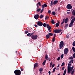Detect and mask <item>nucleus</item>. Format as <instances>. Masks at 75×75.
Listing matches in <instances>:
<instances>
[{"instance_id":"f257e3e1","label":"nucleus","mask_w":75,"mask_h":75,"mask_svg":"<svg viewBox=\"0 0 75 75\" xmlns=\"http://www.w3.org/2000/svg\"><path fill=\"white\" fill-rule=\"evenodd\" d=\"M73 62H74V60L72 59L69 62L68 64V66L67 67V72L69 74L70 73L71 71H72L73 69H74V66L71 67L72 64H73Z\"/></svg>"},{"instance_id":"f03ea898","label":"nucleus","mask_w":75,"mask_h":75,"mask_svg":"<svg viewBox=\"0 0 75 75\" xmlns=\"http://www.w3.org/2000/svg\"><path fill=\"white\" fill-rule=\"evenodd\" d=\"M15 74L16 75H21V71L19 70H16L14 71Z\"/></svg>"},{"instance_id":"7ed1b4c3","label":"nucleus","mask_w":75,"mask_h":75,"mask_svg":"<svg viewBox=\"0 0 75 75\" xmlns=\"http://www.w3.org/2000/svg\"><path fill=\"white\" fill-rule=\"evenodd\" d=\"M64 46V42L61 41L59 44V47L60 49H62V48Z\"/></svg>"},{"instance_id":"20e7f679","label":"nucleus","mask_w":75,"mask_h":75,"mask_svg":"<svg viewBox=\"0 0 75 75\" xmlns=\"http://www.w3.org/2000/svg\"><path fill=\"white\" fill-rule=\"evenodd\" d=\"M38 38V36L37 35H33L31 37V38L33 40H37Z\"/></svg>"},{"instance_id":"39448f33","label":"nucleus","mask_w":75,"mask_h":75,"mask_svg":"<svg viewBox=\"0 0 75 75\" xmlns=\"http://www.w3.org/2000/svg\"><path fill=\"white\" fill-rule=\"evenodd\" d=\"M74 21L73 19H72L71 21V23L69 25V27H72L73 25V24H74Z\"/></svg>"},{"instance_id":"423d86ee","label":"nucleus","mask_w":75,"mask_h":75,"mask_svg":"<svg viewBox=\"0 0 75 75\" xmlns=\"http://www.w3.org/2000/svg\"><path fill=\"white\" fill-rule=\"evenodd\" d=\"M62 31V30H58V29H57V30H54V33H59L61 31Z\"/></svg>"},{"instance_id":"0eeeda50","label":"nucleus","mask_w":75,"mask_h":75,"mask_svg":"<svg viewBox=\"0 0 75 75\" xmlns=\"http://www.w3.org/2000/svg\"><path fill=\"white\" fill-rule=\"evenodd\" d=\"M67 8L69 10H71V9L72 8V6L71 4H69L67 5Z\"/></svg>"},{"instance_id":"6e6552de","label":"nucleus","mask_w":75,"mask_h":75,"mask_svg":"<svg viewBox=\"0 0 75 75\" xmlns=\"http://www.w3.org/2000/svg\"><path fill=\"white\" fill-rule=\"evenodd\" d=\"M68 53V48H65L64 50V54L67 55Z\"/></svg>"},{"instance_id":"1a4fd4ad","label":"nucleus","mask_w":75,"mask_h":75,"mask_svg":"<svg viewBox=\"0 0 75 75\" xmlns=\"http://www.w3.org/2000/svg\"><path fill=\"white\" fill-rule=\"evenodd\" d=\"M34 18L36 20H38L39 18V15L37 14L35 15L34 16Z\"/></svg>"},{"instance_id":"9d476101","label":"nucleus","mask_w":75,"mask_h":75,"mask_svg":"<svg viewBox=\"0 0 75 75\" xmlns=\"http://www.w3.org/2000/svg\"><path fill=\"white\" fill-rule=\"evenodd\" d=\"M37 24L38 25H39V26H42L43 24L42 22L40 21H38V22Z\"/></svg>"},{"instance_id":"9b49d317","label":"nucleus","mask_w":75,"mask_h":75,"mask_svg":"<svg viewBox=\"0 0 75 75\" xmlns=\"http://www.w3.org/2000/svg\"><path fill=\"white\" fill-rule=\"evenodd\" d=\"M46 26L47 28H48V30H51V27L50 26V25H49V24H46Z\"/></svg>"},{"instance_id":"f8f14e48","label":"nucleus","mask_w":75,"mask_h":75,"mask_svg":"<svg viewBox=\"0 0 75 75\" xmlns=\"http://www.w3.org/2000/svg\"><path fill=\"white\" fill-rule=\"evenodd\" d=\"M38 63H36L34 65V68H36V67H38Z\"/></svg>"},{"instance_id":"ddd939ff","label":"nucleus","mask_w":75,"mask_h":75,"mask_svg":"<svg viewBox=\"0 0 75 75\" xmlns=\"http://www.w3.org/2000/svg\"><path fill=\"white\" fill-rule=\"evenodd\" d=\"M58 1H55L53 2V4L55 5L57 4V3H58Z\"/></svg>"},{"instance_id":"4468645a","label":"nucleus","mask_w":75,"mask_h":75,"mask_svg":"<svg viewBox=\"0 0 75 75\" xmlns=\"http://www.w3.org/2000/svg\"><path fill=\"white\" fill-rule=\"evenodd\" d=\"M72 14L74 16H75V10H73L72 12Z\"/></svg>"},{"instance_id":"2eb2a0df","label":"nucleus","mask_w":75,"mask_h":75,"mask_svg":"<svg viewBox=\"0 0 75 75\" xmlns=\"http://www.w3.org/2000/svg\"><path fill=\"white\" fill-rule=\"evenodd\" d=\"M45 58L46 60H48V56H47V55H46L45 56Z\"/></svg>"},{"instance_id":"dca6fc26","label":"nucleus","mask_w":75,"mask_h":75,"mask_svg":"<svg viewBox=\"0 0 75 75\" xmlns=\"http://www.w3.org/2000/svg\"><path fill=\"white\" fill-rule=\"evenodd\" d=\"M68 27V24H67L65 25V29H67V27Z\"/></svg>"},{"instance_id":"f3484780","label":"nucleus","mask_w":75,"mask_h":75,"mask_svg":"<svg viewBox=\"0 0 75 75\" xmlns=\"http://www.w3.org/2000/svg\"><path fill=\"white\" fill-rule=\"evenodd\" d=\"M51 22L53 24H55V22H54V20L53 19L52 20Z\"/></svg>"},{"instance_id":"a211bd4d","label":"nucleus","mask_w":75,"mask_h":75,"mask_svg":"<svg viewBox=\"0 0 75 75\" xmlns=\"http://www.w3.org/2000/svg\"><path fill=\"white\" fill-rule=\"evenodd\" d=\"M72 49L73 50V52H75V47H73L72 48Z\"/></svg>"},{"instance_id":"6ab92c4d","label":"nucleus","mask_w":75,"mask_h":75,"mask_svg":"<svg viewBox=\"0 0 75 75\" xmlns=\"http://www.w3.org/2000/svg\"><path fill=\"white\" fill-rule=\"evenodd\" d=\"M48 34L50 36H52V35H53V34H52V33H49Z\"/></svg>"},{"instance_id":"aec40b11","label":"nucleus","mask_w":75,"mask_h":75,"mask_svg":"<svg viewBox=\"0 0 75 75\" xmlns=\"http://www.w3.org/2000/svg\"><path fill=\"white\" fill-rule=\"evenodd\" d=\"M46 62V60H45V61L43 62V63H42V65H45V63Z\"/></svg>"},{"instance_id":"412c9836","label":"nucleus","mask_w":75,"mask_h":75,"mask_svg":"<svg viewBox=\"0 0 75 75\" xmlns=\"http://www.w3.org/2000/svg\"><path fill=\"white\" fill-rule=\"evenodd\" d=\"M42 70L43 69L42 68H40L39 69V71H40V72H42Z\"/></svg>"},{"instance_id":"4be33fe9","label":"nucleus","mask_w":75,"mask_h":75,"mask_svg":"<svg viewBox=\"0 0 75 75\" xmlns=\"http://www.w3.org/2000/svg\"><path fill=\"white\" fill-rule=\"evenodd\" d=\"M65 23H67L68 22V18H66L65 20Z\"/></svg>"},{"instance_id":"5701e85b","label":"nucleus","mask_w":75,"mask_h":75,"mask_svg":"<svg viewBox=\"0 0 75 75\" xmlns=\"http://www.w3.org/2000/svg\"><path fill=\"white\" fill-rule=\"evenodd\" d=\"M63 57H64V54H62L61 55L60 58L61 59H62V58H63Z\"/></svg>"},{"instance_id":"b1692460","label":"nucleus","mask_w":75,"mask_h":75,"mask_svg":"<svg viewBox=\"0 0 75 75\" xmlns=\"http://www.w3.org/2000/svg\"><path fill=\"white\" fill-rule=\"evenodd\" d=\"M52 41L53 42H54L55 41V37H53L52 38Z\"/></svg>"},{"instance_id":"393cba45","label":"nucleus","mask_w":75,"mask_h":75,"mask_svg":"<svg viewBox=\"0 0 75 75\" xmlns=\"http://www.w3.org/2000/svg\"><path fill=\"white\" fill-rule=\"evenodd\" d=\"M65 74H66V69H65L63 75H65Z\"/></svg>"},{"instance_id":"a878e982","label":"nucleus","mask_w":75,"mask_h":75,"mask_svg":"<svg viewBox=\"0 0 75 75\" xmlns=\"http://www.w3.org/2000/svg\"><path fill=\"white\" fill-rule=\"evenodd\" d=\"M64 22H65V18L63 19L62 22L61 23V24H64Z\"/></svg>"},{"instance_id":"bb28decb","label":"nucleus","mask_w":75,"mask_h":75,"mask_svg":"<svg viewBox=\"0 0 75 75\" xmlns=\"http://www.w3.org/2000/svg\"><path fill=\"white\" fill-rule=\"evenodd\" d=\"M46 37L47 38H50V35H47Z\"/></svg>"},{"instance_id":"cd10ccee","label":"nucleus","mask_w":75,"mask_h":75,"mask_svg":"<svg viewBox=\"0 0 75 75\" xmlns=\"http://www.w3.org/2000/svg\"><path fill=\"white\" fill-rule=\"evenodd\" d=\"M52 14L53 16H55V12H52Z\"/></svg>"},{"instance_id":"c85d7f7f","label":"nucleus","mask_w":75,"mask_h":75,"mask_svg":"<svg viewBox=\"0 0 75 75\" xmlns=\"http://www.w3.org/2000/svg\"><path fill=\"white\" fill-rule=\"evenodd\" d=\"M52 62H51L50 64V67H51V66H52Z\"/></svg>"},{"instance_id":"c756f323","label":"nucleus","mask_w":75,"mask_h":75,"mask_svg":"<svg viewBox=\"0 0 75 75\" xmlns=\"http://www.w3.org/2000/svg\"><path fill=\"white\" fill-rule=\"evenodd\" d=\"M74 58L73 57L71 56L69 58V59H72Z\"/></svg>"},{"instance_id":"7c9ffc66","label":"nucleus","mask_w":75,"mask_h":75,"mask_svg":"<svg viewBox=\"0 0 75 75\" xmlns=\"http://www.w3.org/2000/svg\"><path fill=\"white\" fill-rule=\"evenodd\" d=\"M75 71V70L73 69L72 71H71V74H74V71Z\"/></svg>"},{"instance_id":"2f4dec72","label":"nucleus","mask_w":75,"mask_h":75,"mask_svg":"<svg viewBox=\"0 0 75 75\" xmlns=\"http://www.w3.org/2000/svg\"><path fill=\"white\" fill-rule=\"evenodd\" d=\"M43 17V15H41L40 17V18H42Z\"/></svg>"},{"instance_id":"473e14b6","label":"nucleus","mask_w":75,"mask_h":75,"mask_svg":"<svg viewBox=\"0 0 75 75\" xmlns=\"http://www.w3.org/2000/svg\"><path fill=\"white\" fill-rule=\"evenodd\" d=\"M49 18V17H48V16H46L45 18V20H47V19H48Z\"/></svg>"},{"instance_id":"72a5a7b5","label":"nucleus","mask_w":75,"mask_h":75,"mask_svg":"<svg viewBox=\"0 0 75 75\" xmlns=\"http://www.w3.org/2000/svg\"><path fill=\"white\" fill-rule=\"evenodd\" d=\"M53 5V1H52L50 3V6H52Z\"/></svg>"},{"instance_id":"f704fd0d","label":"nucleus","mask_w":75,"mask_h":75,"mask_svg":"<svg viewBox=\"0 0 75 75\" xmlns=\"http://www.w3.org/2000/svg\"><path fill=\"white\" fill-rule=\"evenodd\" d=\"M43 25L44 27H46V26H47V25H46V24L45 23H44L43 24Z\"/></svg>"},{"instance_id":"c9c22d12","label":"nucleus","mask_w":75,"mask_h":75,"mask_svg":"<svg viewBox=\"0 0 75 75\" xmlns=\"http://www.w3.org/2000/svg\"><path fill=\"white\" fill-rule=\"evenodd\" d=\"M59 23H57L56 24V27H58V26H59Z\"/></svg>"},{"instance_id":"e433bc0d","label":"nucleus","mask_w":75,"mask_h":75,"mask_svg":"<svg viewBox=\"0 0 75 75\" xmlns=\"http://www.w3.org/2000/svg\"><path fill=\"white\" fill-rule=\"evenodd\" d=\"M66 37L67 38H68L69 37V35H67Z\"/></svg>"},{"instance_id":"4c0bfd02","label":"nucleus","mask_w":75,"mask_h":75,"mask_svg":"<svg viewBox=\"0 0 75 75\" xmlns=\"http://www.w3.org/2000/svg\"><path fill=\"white\" fill-rule=\"evenodd\" d=\"M56 69V67H54L53 69V72H54L55 71V69Z\"/></svg>"},{"instance_id":"58836bf2","label":"nucleus","mask_w":75,"mask_h":75,"mask_svg":"<svg viewBox=\"0 0 75 75\" xmlns=\"http://www.w3.org/2000/svg\"><path fill=\"white\" fill-rule=\"evenodd\" d=\"M72 45L73 46H75V41L73 43V44Z\"/></svg>"},{"instance_id":"ea45409f","label":"nucleus","mask_w":75,"mask_h":75,"mask_svg":"<svg viewBox=\"0 0 75 75\" xmlns=\"http://www.w3.org/2000/svg\"><path fill=\"white\" fill-rule=\"evenodd\" d=\"M43 5H44V6L45 7H47V4H44Z\"/></svg>"},{"instance_id":"a19ab883","label":"nucleus","mask_w":75,"mask_h":75,"mask_svg":"<svg viewBox=\"0 0 75 75\" xmlns=\"http://www.w3.org/2000/svg\"><path fill=\"white\" fill-rule=\"evenodd\" d=\"M64 65H65V63H64V62H63L61 65L62 67V66H64Z\"/></svg>"},{"instance_id":"79ce46f5","label":"nucleus","mask_w":75,"mask_h":75,"mask_svg":"<svg viewBox=\"0 0 75 75\" xmlns=\"http://www.w3.org/2000/svg\"><path fill=\"white\" fill-rule=\"evenodd\" d=\"M40 10H41V9L40 8L37 9V11L38 12H39L40 11Z\"/></svg>"},{"instance_id":"37998d69","label":"nucleus","mask_w":75,"mask_h":75,"mask_svg":"<svg viewBox=\"0 0 75 75\" xmlns=\"http://www.w3.org/2000/svg\"><path fill=\"white\" fill-rule=\"evenodd\" d=\"M60 59V57H58L57 59V61H59Z\"/></svg>"},{"instance_id":"c03bdc74","label":"nucleus","mask_w":75,"mask_h":75,"mask_svg":"<svg viewBox=\"0 0 75 75\" xmlns=\"http://www.w3.org/2000/svg\"><path fill=\"white\" fill-rule=\"evenodd\" d=\"M54 66H55V64H53L52 66V68H53L54 67Z\"/></svg>"},{"instance_id":"a18cd8bd","label":"nucleus","mask_w":75,"mask_h":75,"mask_svg":"<svg viewBox=\"0 0 75 75\" xmlns=\"http://www.w3.org/2000/svg\"><path fill=\"white\" fill-rule=\"evenodd\" d=\"M42 8H43H43H44V7L45 6H44V5H42Z\"/></svg>"},{"instance_id":"49530a36","label":"nucleus","mask_w":75,"mask_h":75,"mask_svg":"<svg viewBox=\"0 0 75 75\" xmlns=\"http://www.w3.org/2000/svg\"><path fill=\"white\" fill-rule=\"evenodd\" d=\"M44 11V9H42L40 11V13H42V11Z\"/></svg>"},{"instance_id":"de8ad7c7","label":"nucleus","mask_w":75,"mask_h":75,"mask_svg":"<svg viewBox=\"0 0 75 75\" xmlns=\"http://www.w3.org/2000/svg\"><path fill=\"white\" fill-rule=\"evenodd\" d=\"M38 4L40 6H41V3H40V2H39L38 3Z\"/></svg>"},{"instance_id":"09e8293b","label":"nucleus","mask_w":75,"mask_h":75,"mask_svg":"<svg viewBox=\"0 0 75 75\" xmlns=\"http://www.w3.org/2000/svg\"><path fill=\"white\" fill-rule=\"evenodd\" d=\"M64 69H65V67H63L62 68V71H63V70H64Z\"/></svg>"},{"instance_id":"8fccbe9b","label":"nucleus","mask_w":75,"mask_h":75,"mask_svg":"<svg viewBox=\"0 0 75 75\" xmlns=\"http://www.w3.org/2000/svg\"><path fill=\"white\" fill-rule=\"evenodd\" d=\"M27 35V36H28V37H29V36L30 35V33H28Z\"/></svg>"},{"instance_id":"3c124183","label":"nucleus","mask_w":75,"mask_h":75,"mask_svg":"<svg viewBox=\"0 0 75 75\" xmlns=\"http://www.w3.org/2000/svg\"><path fill=\"white\" fill-rule=\"evenodd\" d=\"M73 57L74 58H75V53H74V54H73Z\"/></svg>"},{"instance_id":"603ef678","label":"nucleus","mask_w":75,"mask_h":75,"mask_svg":"<svg viewBox=\"0 0 75 75\" xmlns=\"http://www.w3.org/2000/svg\"><path fill=\"white\" fill-rule=\"evenodd\" d=\"M48 13H49V14H50L51 13V11L49 10L48 11Z\"/></svg>"},{"instance_id":"864d4df0","label":"nucleus","mask_w":75,"mask_h":75,"mask_svg":"<svg viewBox=\"0 0 75 75\" xmlns=\"http://www.w3.org/2000/svg\"><path fill=\"white\" fill-rule=\"evenodd\" d=\"M28 33V31H26L25 32V34H27Z\"/></svg>"},{"instance_id":"5fc2aeb1","label":"nucleus","mask_w":75,"mask_h":75,"mask_svg":"<svg viewBox=\"0 0 75 75\" xmlns=\"http://www.w3.org/2000/svg\"><path fill=\"white\" fill-rule=\"evenodd\" d=\"M48 73H49V75H51V71H49L48 72Z\"/></svg>"},{"instance_id":"6e6d98bb","label":"nucleus","mask_w":75,"mask_h":75,"mask_svg":"<svg viewBox=\"0 0 75 75\" xmlns=\"http://www.w3.org/2000/svg\"><path fill=\"white\" fill-rule=\"evenodd\" d=\"M48 31H49L50 33V32H51V29L49 30Z\"/></svg>"},{"instance_id":"4d7b16f0","label":"nucleus","mask_w":75,"mask_h":75,"mask_svg":"<svg viewBox=\"0 0 75 75\" xmlns=\"http://www.w3.org/2000/svg\"><path fill=\"white\" fill-rule=\"evenodd\" d=\"M37 6L38 8V4H37Z\"/></svg>"},{"instance_id":"13d9d810","label":"nucleus","mask_w":75,"mask_h":75,"mask_svg":"<svg viewBox=\"0 0 75 75\" xmlns=\"http://www.w3.org/2000/svg\"><path fill=\"white\" fill-rule=\"evenodd\" d=\"M34 26H35L36 27H37L38 26L36 25H35Z\"/></svg>"},{"instance_id":"bf43d9fd","label":"nucleus","mask_w":75,"mask_h":75,"mask_svg":"<svg viewBox=\"0 0 75 75\" xmlns=\"http://www.w3.org/2000/svg\"><path fill=\"white\" fill-rule=\"evenodd\" d=\"M60 8H61L59 7L58 8V10H60Z\"/></svg>"},{"instance_id":"052dcab7","label":"nucleus","mask_w":75,"mask_h":75,"mask_svg":"<svg viewBox=\"0 0 75 75\" xmlns=\"http://www.w3.org/2000/svg\"><path fill=\"white\" fill-rule=\"evenodd\" d=\"M55 36H56V34H54V37H55Z\"/></svg>"},{"instance_id":"680f3d73","label":"nucleus","mask_w":75,"mask_h":75,"mask_svg":"<svg viewBox=\"0 0 75 75\" xmlns=\"http://www.w3.org/2000/svg\"><path fill=\"white\" fill-rule=\"evenodd\" d=\"M21 71H23V69L22 68L21 69Z\"/></svg>"},{"instance_id":"e2e57ef3","label":"nucleus","mask_w":75,"mask_h":75,"mask_svg":"<svg viewBox=\"0 0 75 75\" xmlns=\"http://www.w3.org/2000/svg\"><path fill=\"white\" fill-rule=\"evenodd\" d=\"M70 13V12H68L67 13L68 14H69V13Z\"/></svg>"},{"instance_id":"0e129e2a","label":"nucleus","mask_w":75,"mask_h":75,"mask_svg":"<svg viewBox=\"0 0 75 75\" xmlns=\"http://www.w3.org/2000/svg\"><path fill=\"white\" fill-rule=\"evenodd\" d=\"M59 64L58 66H57V68H58V67H59Z\"/></svg>"},{"instance_id":"69168bd1","label":"nucleus","mask_w":75,"mask_h":75,"mask_svg":"<svg viewBox=\"0 0 75 75\" xmlns=\"http://www.w3.org/2000/svg\"><path fill=\"white\" fill-rule=\"evenodd\" d=\"M33 34H34V33H31V34L30 35H33Z\"/></svg>"},{"instance_id":"338daca9","label":"nucleus","mask_w":75,"mask_h":75,"mask_svg":"<svg viewBox=\"0 0 75 75\" xmlns=\"http://www.w3.org/2000/svg\"><path fill=\"white\" fill-rule=\"evenodd\" d=\"M48 59V60H49V61H50V59L49 58Z\"/></svg>"},{"instance_id":"774afa93","label":"nucleus","mask_w":75,"mask_h":75,"mask_svg":"<svg viewBox=\"0 0 75 75\" xmlns=\"http://www.w3.org/2000/svg\"><path fill=\"white\" fill-rule=\"evenodd\" d=\"M67 11H70V10H67Z\"/></svg>"}]
</instances>
